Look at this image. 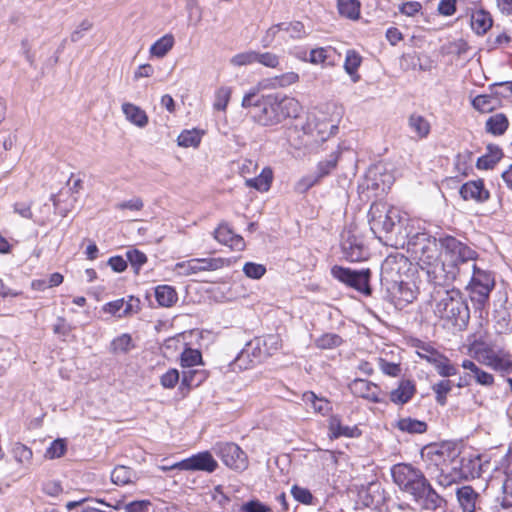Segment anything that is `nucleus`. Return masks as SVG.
Returning a JSON list of instances; mask_svg holds the SVG:
<instances>
[{"label":"nucleus","mask_w":512,"mask_h":512,"mask_svg":"<svg viewBox=\"0 0 512 512\" xmlns=\"http://www.w3.org/2000/svg\"><path fill=\"white\" fill-rule=\"evenodd\" d=\"M451 380H441L432 385V390L435 393L436 402L444 406L447 403V394L452 390Z\"/></svg>","instance_id":"41"},{"label":"nucleus","mask_w":512,"mask_h":512,"mask_svg":"<svg viewBox=\"0 0 512 512\" xmlns=\"http://www.w3.org/2000/svg\"><path fill=\"white\" fill-rule=\"evenodd\" d=\"M343 340L338 334L326 333L315 340L316 347L320 349H332L340 346Z\"/></svg>","instance_id":"47"},{"label":"nucleus","mask_w":512,"mask_h":512,"mask_svg":"<svg viewBox=\"0 0 512 512\" xmlns=\"http://www.w3.org/2000/svg\"><path fill=\"white\" fill-rule=\"evenodd\" d=\"M439 245L446 262L452 268L461 271L462 277L467 281L470 275L471 264L475 263L478 259V253L468 244L451 235L440 237Z\"/></svg>","instance_id":"5"},{"label":"nucleus","mask_w":512,"mask_h":512,"mask_svg":"<svg viewBox=\"0 0 512 512\" xmlns=\"http://www.w3.org/2000/svg\"><path fill=\"white\" fill-rule=\"evenodd\" d=\"M338 12L341 16L356 20L360 16V2L358 0H338Z\"/></svg>","instance_id":"37"},{"label":"nucleus","mask_w":512,"mask_h":512,"mask_svg":"<svg viewBox=\"0 0 512 512\" xmlns=\"http://www.w3.org/2000/svg\"><path fill=\"white\" fill-rule=\"evenodd\" d=\"M473 107L481 113L493 111L499 105V98L492 95H478L472 100Z\"/></svg>","instance_id":"36"},{"label":"nucleus","mask_w":512,"mask_h":512,"mask_svg":"<svg viewBox=\"0 0 512 512\" xmlns=\"http://www.w3.org/2000/svg\"><path fill=\"white\" fill-rule=\"evenodd\" d=\"M155 298L160 306L171 307L176 303L178 296L172 286L159 285L155 288Z\"/></svg>","instance_id":"32"},{"label":"nucleus","mask_w":512,"mask_h":512,"mask_svg":"<svg viewBox=\"0 0 512 512\" xmlns=\"http://www.w3.org/2000/svg\"><path fill=\"white\" fill-rule=\"evenodd\" d=\"M410 261L401 253L388 255L381 265V281L387 285L404 279L409 271Z\"/></svg>","instance_id":"11"},{"label":"nucleus","mask_w":512,"mask_h":512,"mask_svg":"<svg viewBox=\"0 0 512 512\" xmlns=\"http://www.w3.org/2000/svg\"><path fill=\"white\" fill-rule=\"evenodd\" d=\"M232 90L230 87H220L215 93L214 109L225 111L231 97Z\"/></svg>","instance_id":"50"},{"label":"nucleus","mask_w":512,"mask_h":512,"mask_svg":"<svg viewBox=\"0 0 512 512\" xmlns=\"http://www.w3.org/2000/svg\"><path fill=\"white\" fill-rule=\"evenodd\" d=\"M133 347L132 338L129 334H122L111 342V352L114 354L127 353Z\"/></svg>","instance_id":"46"},{"label":"nucleus","mask_w":512,"mask_h":512,"mask_svg":"<svg viewBox=\"0 0 512 512\" xmlns=\"http://www.w3.org/2000/svg\"><path fill=\"white\" fill-rule=\"evenodd\" d=\"M415 393V383L412 380L403 379L399 382L398 387L390 392L389 398L392 403L402 406L408 403Z\"/></svg>","instance_id":"21"},{"label":"nucleus","mask_w":512,"mask_h":512,"mask_svg":"<svg viewBox=\"0 0 512 512\" xmlns=\"http://www.w3.org/2000/svg\"><path fill=\"white\" fill-rule=\"evenodd\" d=\"M66 448V443L63 439H56L47 448L45 456L49 459L59 458L64 455Z\"/></svg>","instance_id":"55"},{"label":"nucleus","mask_w":512,"mask_h":512,"mask_svg":"<svg viewBox=\"0 0 512 512\" xmlns=\"http://www.w3.org/2000/svg\"><path fill=\"white\" fill-rule=\"evenodd\" d=\"M272 179L273 172L271 168L265 167L257 177L246 179L245 184L246 186L254 188L260 192H266L270 189Z\"/></svg>","instance_id":"29"},{"label":"nucleus","mask_w":512,"mask_h":512,"mask_svg":"<svg viewBox=\"0 0 512 512\" xmlns=\"http://www.w3.org/2000/svg\"><path fill=\"white\" fill-rule=\"evenodd\" d=\"M496 331L500 334H507L512 332V313L507 309H502L496 312Z\"/></svg>","instance_id":"40"},{"label":"nucleus","mask_w":512,"mask_h":512,"mask_svg":"<svg viewBox=\"0 0 512 512\" xmlns=\"http://www.w3.org/2000/svg\"><path fill=\"white\" fill-rule=\"evenodd\" d=\"M344 258L350 262H358L366 259L369 255L362 237L348 231L343 235L341 243Z\"/></svg>","instance_id":"13"},{"label":"nucleus","mask_w":512,"mask_h":512,"mask_svg":"<svg viewBox=\"0 0 512 512\" xmlns=\"http://www.w3.org/2000/svg\"><path fill=\"white\" fill-rule=\"evenodd\" d=\"M282 30L288 32L293 39H301L306 36L305 26L300 21L284 23Z\"/></svg>","instance_id":"53"},{"label":"nucleus","mask_w":512,"mask_h":512,"mask_svg":"<svg viewBox=\"0 0 512 512\" xmlns=\"http://www.w3.org/2000/svg\"><path fill=\"white\" fill-rule=\"evenodd\" d=\"M378 364L380 370L388 376L397 377L401 373L400 364L389 362L383 358L378 359Z\"/></svg>","instance_id":"63"},{"label":"nucleus","mask_w":512,"mask_h":512,"mask_svg":"<svg viewBox=\"0 0 512 512\" xmlns=\"http://www.w3.org/2000/svg\"><path fill=\"white\" fill-rule=\"evenodd\" d=\"M140 478L139 472L125 465H117L111 472V481L119 486L135 484Z\"/></svg>","instance_id":"22"},{"label":"nucleus","mask_w":512,"mask_h":512,"mask_svg":"<svg viewBox=\"0 0 512 512\" xmlns=\"http://www.w3.org/2000/svg\"><path fill=\"white\" fill-rule=\"evenodd\" d=\"M180 374L177 369H169L160 378L161 385L166 389H172L179 382Z\"/></svg>","instance_id":"60"},{"label":"nucleus","mask_w":512,"mask_h":512,"mask_svg":"<svg viewBox=\"0 0 512 512\" xmlns=\"http://www.w3.org/2000/svg\"><path fill=\"white\" fill-rule=\"evenodd\" d=\"M459 193L465 201L473 200L477 203H483L490 197V193L481 179L464 183L460 187Z\"/></svg>","instance_id":"18"},{"label":"nucleus","mask_w":512,"mask_h":512,"mask_svg":"<svg viewBox=\"0 0 512 512\" xmlns=\"http://www.w3.org/2000/svg\"><path fill=\"white\" fill-rule=\"evenodd\" d=\"M256 63L268 68H276L279 65V56L271 52L261 53L257 51Z\"/></svg>","instance_id":"59"},{"label":"nucleus","mask_w":512,"mask_h":512,"mask_svg":"<svg viewBox=\"0 0 512 512\" xmlns=\"http://www.w3.org/2000/svg\"><path fill=\"white\" fill-rule=\"evenodd\" d=\"M437 373L442 377H450L457 374V368L453 365L450 360L443 356L442 359L438 361L437 366L435 367Z\"/></svg>","instance_id":"57"},{"label":"nucleus","mask_w":512,"mask_h":512,"mask_svg":"<svg viewBox=\"0 0 512 512\" xmlns=\"http://www.w3.org/2000/svg\"><path fill=\"white\" fill-rule=\"evenodd\" d=\"M331 275L338 281L366 296H370L372 293L370 286L371 271L368 268L352 270L343 266L334 265L331 268Z\"/></svg>","instance_id":"8"},{"label":"nucleus","mask_w":512,"mask_h":512,"mask_svg":"<svg viewBox=\"0 0 512 512\" xmlns=\"http://www.w3.org/2000/svg\"><path fill=\"white\" fill-rule=\"evenodd\" d=\"M306 134L317 136L320 140L325 141L331 135H334L338 127L327 121H320L317 118H308L307 124L303 127Z\"/></svg>","instance_id":"19"},{"label":"nucleus","mask_w":512,"mask_h":512,"mask_svg":"<svg viewBox=\"0 0 512 512\" xmlns=\"http://www.w3.org/2000/svg\"><path fill=\"white\" fill-rule=\"evenodd\" d=\"M471 23L477 34H484L492 27L493 21L490 13L478 10L472 14Z\"/></svg>","instance_id":"34"},{"label":"nucleus","mask_w":512,"mask_h":512,"mask_svg":"<svg viewBox=\"0 0 512 512\" xmlns=\"http://www.w3.org/2000/svg\"><path fill=\"white\" fill-rule=\"evenodd\" d=\"M254 363V360L250 359L249 349H243L232 364L233 370L236 368H239L240 370L248 369L250 366L254 365Z\"/></svg>","instance_id":"64"},{"label":"nucleus","mask_w":512,"mask_h":512,"mask_svg":"<svg viewBox=\"0 0 512 512\" xmlns=\"http://www.w3.org/2000/svg\"><path fill=\"white\" fill-rule=\"evenodd\" d=\"M423 271L426 272L428 281L435 286H449L454 283L464 284L466 280L462 277V272L452 268L443 258L424 266Z\"/></svg>","instance_id":"9"},{"label":"nucleus","mask_w":512,"mask_h":512,"mask_svg":"<svg viewBox=\"0 0 512 512\" xmlns=\"http://www.w3.org/2000/svg\"><path fill=\"white\" fill-rule=\"evenodd\" d=\"M284 23H278L268 28L261 38V45L263 48H269L272 46L278 33L282 30Z\"/></svg>","instance_id":"56"},{"label":"nucleus","mask_w":512,"mask_h":512,"mask_svg":"<svg viewBox=\"0 0 512 512\" xmlns=\"http://www.w3.org/2000/svg\"><path fill=\"white\" fill-rule=\"evenodd\" d=\"M387 289L394 299L395 305L401 308L412 303L418 295V289L415 284L405 279L389 284Z\"/></svg>","instance_id":"14"},{"label":"nucleus","mask_w":512,"mask_h":512,"mask_svg":"<svg viewBox=\"0 0 512 512\" xmlns=\"http://www.w3.org/2000/svg\"><path fill=\"white\" fill-rule=\"evenodd\" d=\"M362 62L361 56L354 50H348L345 57L344 69L351 76L352 81L358 82L360 79L357 73Z\"/></svg>","instance_id":"35"},{"label":"nucleus","mask_w":512,"mask_h":512,"mask_svg":"<svg viewBox=\"0 0 512 512\" xmlns=\"http://www.w3.org/2000/svg\"><path fill=\"white\" fill-rule=\"evenodd\" d=\"M301 109L300 103L293 97L269 94L264 97L262 110L255 117L263 126H275L288 118H297Z\"/></svg>","instance_id":"4"},{"label":"nucleus","mask_w":512,"mask_h":512,"mask_svg":"<svg viewBox=\"0 0 512 512\" xmlns=\"http://www.w3.org/2000/svg\"><path fill=\"white\" fill-rule=\"evenodd\" d=\"M490 90L498 98L510 97V96H512V82L506 81V82L494 83L490 86Z\"/></svg>","instance_id":"61"},{"label":"nucleus","mask_w":512,"mask_h":512,"mask_svg":"<svg viewBox=\"0 0 512 512\" xmlns=\"http://www.w3.org/2000/svg\"><path fill=\"white\" fill-rule=\"evenodd\" d=\"M396 427L405 433L409 434H423L427 431L428 425L426 422L414 419L411 417L400 418Z\"/></svg>","instance_id":"30"},{"label":"nucleus","mask_w":512,"mask_h":512,"mask_svg":"<svg viewBox=\"0 0 512 512\" xmlns=\"http://www.w3.org/2000/svg\"><path fill=\"white\" fill-rule=\"evenodd\" d=\"M303 401L311 404L315 412L322 415L327 414L331 410L330 402L324 398H319L314 392L307 391L303 394Z\"/></svg>","instance_id":"38"},{"label":"nucleus","mask_w":512,"mask_h":512,"mask_svg":"<svg viewBox=\"0 0 512 512\" xmlns=\"http://www.w3.org/2000/svg\"><path fill=\"white\" fill-rule=\"evenodd\" d=\"M12 454L15 460L20 464L29 463L33 457L32 450L20 442H16L13 445Z\"/></svg>","instance_id":"49"},{"label":"nucleus","mask_w":512,"mask_h":512,"mask_svg":"<svg viewBox=\"0 0 512 512\" xmlns=\"http://www.w3.org/2000/svg\"><path fill=\"white\" fill-rule=\"evenodd\" d=\"M180 363L183 368H192L202 363L201 352L197 349L186 348L181 353Z\"/></svg>","instance_id":"42"},{"label":"nucleus","mask_w":512,"mask_h":512,"mask_svg":"<svg viewBox=\"0 0 512 512\" xmlns=\"http://www.w3.org/2000/svg\"><path fill=\"white\" fill-rule=\"evenodd\" d=\"M329 432L331 438H339V437H358L361 433L357 426H346L341 423V419L337 415H333L329 419Z\"/></svg>","instance_id":"23"},{"label":"nucleus","mask_w":512,"mask_h":512,"mask_svg":"<svg viewBox=\"0 0 512 512\" xmlns=\"http://www.w3.org/2000/svg\"><path fill=\"white\" fill-rule=\"evenodd\" d=\"M339 152L331 153L328 159L318 163L316 177L321 178L329 175L335 169L338 162Z\"/></svg>","instance_id":"44"},{"label":"nucleus","mask_w":512,"mask_h":512,"mask_svg":"<svg viewBox=\"0 0 512 512\" xmlns=\"http://www.w3.org/2000/svg\"><path fill=\"white\" fill-rule=\"evenodd\" d=\"M218 467V463L210 452H200L192 457L185 459L172 468H180L184 470H201L206 472H214Z\"/></svg>","instance_id":"16"},{"label":"nucleus","mask_w":512,"mask_h":512,"mask_svg":"<svg viewBox=\"0 0 512 512\" xmlns=\"http://www.w3.org/2000/svg\"><path fill=\"white\" fill-rule=\"evenodd\" d=\"M234 232L225 224H221L214 232L215 239L225 245H228L229 242L234 238Z\"/></svg>","instance_id":"62"},{"label":"nucleus","mask_w":512,"mask_h":512,"mask_svg":"<svg viewBox=\"0 0 512 512\" xmlns=\"http://www.w3.org/2000/svg\"><path fill=\"white\" fill-rule=\"evenodd\" d=\"M257 51L249 50L234 55L230 62L234 66H246L256 63Z\"/></svg>","instance_id":"52"},{"label":"nucleus","mask_w":512,"mask_h":512,"mask_svg":"<svg viewBox=\"0 0 512 512\" xmlns=\"http://www.w3.org/2000/svg\"><path fill=\"white\" fill-rule=\"evenodd\" d=\"M437 293L439 299L436 300L434 314L444 322V326L465 329L470 319V311L461 291L453 288Z\"/></svg>","instance_id":"3"},{"label":"nucleus","mask_w":512,"mask_h":512,"mask_svg":"<svg viewBox=\"0 0 512 512\" xmlns=\"http://www.w3.org/2000/svg\"><path fill=\"white\" fill-rule=\"evenodd\" d=\"M492 512H512V492L505 493L501 498H497L492 507Z\"/></svg>","instance_id":"58"},{"label":"nucleus","mask_w":512,"mask_h":512,"mask_svg":"<svg viewBox=\"0 0 512 512\" xmlns=\"http://www.w3.org/2000/svg\"><path fill=\"white\" fill-rule=\"evenodd\" d=\"M125 255L136 274L139 273L141 267L147 262V256L138 249H129Z\"/></svg>","instance_id":"48"},{"label":"nucleus","mask_w":512,"mask_h":512,"mask_svg":"<svg viewBox=\"0 0 512 512\" xmlns=\"http://www.w3.org/2000/svg\"><path fill=\"white\" fill-rule=\"evenodd\" d=\"M408 251H410L414 258L418 260L421 269L431 263L437 261L439 258V249L436 238L431 237L427 233H417L406 239Z\"/></svg>","instance_id":"7"},{"label":"nucleus","mask_w":512,"mask_h":512,"mask_svg":"<svg viewBox=\"0 0 512 512\" xmlns=\"http://www.w3.org/2000/svg\"><path fill=\"white\" fill-rule=\"evenodd\" d=\"M369 225L373 234L384 244L404 247L408 234L402 232L407 220L396 208L383 202H374L368 212Z\"/></svg>","instance_id":"2"},{"label":"nucleus","mask_w":512,"mask_h":512,"mask_svg":"<svg viewBox=\"0 0 512 512\" xmlns=\"http://www.w3.org/2000/svg\"><path fill=\"white\" fill-rule=\"evenodd\" d=\"M201 141V133L196 130H185L177 138L179 146L182 147H197Z\"/></svg>","instance_id":"43"},{"label":"nucleus","mask_w":512,"mask_h":512,"mask_svg":"<svg viewBox=\"0 0 512 512\" xmlns=\"http://www.w3.org/2000/svg\"><path fill=\"white\" fill-rule=\"evenodd\" d=\"M208 377V373L203 369H189L182 373L180 389L189 391L193 387L201 385Z\"/></svg>","instance_id":"24"},{"label":"nucleus","mask_w":512,"mask_h":512,"mask_svg":"<svg viewBox=\"0 0 512 512\" xmlns=\"http://www.w3.org/2000/svg\"><path fill=\"white\" fill-rule=\"evenodd\" d=\"M456 497L462 512H476L480 495L471 486L457 487Z\"/></svg>","instance_id":"20"},{"label":"nucleus","mask_w":512,"mask_h":512,"mask_svg":"<svg viewBox=\"0 0 512 512\" xmlns=\"http://www.w3.org/2000/svg\"><path fill=\"white\" fill-rule=\"evenodd\" d=\"M391 475L394 483L411 497L419 510L436 512L445 509L446 499L434 489L419 468L411 464L399 463L392 467Z\"/></svg>","instance_id":"1"},{"label":"nucleus","mask_w":512,"mask_h":512,"mask_svg":"<svg viewBox=\"0 0 512 512\" xmlns=\"http://www.w3.org/2000/svg\"><path fill=\"white\" fill-rule=\"evenodd\" d=\"M255 349L261 350L263 347V353L265 356H271L281 346V339L278 334H268L262 337L254 339Z\"/></svg>","instance_id":"28"},{"label":"nucleus","mask_w":512,"mask_h":512,"mask_svg":"<svg viewBox=\"0 0 512 512\" xmlns=\"http://www.w3.org/2000/svg\"><path fill=\"white\" fill-rule=\"evenodd\" d=\"M408 126L419 138H425L430 133V123L424 116L417 113L409 116Z\"/></svg>","instance_id":"33"},{"label":"nucleus","mask_w":512,"mask_h":512,"mask_svg":"<svg viewBox=\"0 0 512 512\" xmlns=\"http://www.w3.org/2000/svg\"><path fill=\"white\" fill-rule=\"evenodd\" d=\"M122 111L127 120L134 125L143 128L148 123V116L144 110L132 103H124Z\"/></svg>","instance_id":"27"},{"label":"nucleus","mask_w":512,"mask_h":512,"mask_svg":"<svg viewBox=\"0 0 512 512\" xmlns=\"http://www.w3.org/2000/svg\"><path fill=\"white\" fill-rule=\"evenodd\" d=\"M291 494L293 498L301 504L312 505L314 496L309 489L301 487L299 485H293L291 487Z\"/></svg>","instance_id":"51"},{"label":"nucleus","mask_w":512,"mask_h":512,"mask_svg":"<svg viewBox=\"0 0 512 512\" xmlns=\"http://www.w3.org/2000/svg\"><path fill=\"white\" fill-rule=\"evenodd\" d=\"M508 126H509L508 119L502 113H498V114L490 116L487 119L486 124H485L486 131L495 136L503 135L506 132V130L508 129Z\"/></svg>","instance_id":"31"},{"label":"nucleus","mask_w":512,"mask_h":512,"mask_svg":"<svg viewBox=\"0 0 512 512\" xmlns=\"http://www.w3.org/2000/svg\"><path fill=\"white\" fill-rule=\"evenodd\" d=\"M214 453L230 469L242 472L248 468L247 454L233 442H217L213 446Z\"/></svg>","instance_id":"10"},{"label":"nucleus","mask_w":512,"mask_h":512,"mask_svg":"<svg viewBox=\"0 0 512 512\" xmlns=\"http://www.w3.org/2000/svg\"><path fill=\"white\" fill-rule=\"evenodd\" d=\"M451 465L455 476L460 477L461 480L474 479L481 475V463L478 457H456L452 459Z\"/></svg>","instance_id":"15"},{"label":"nucleus","mask_w":512,"mask_h":512,"mask_svg":"<svg viewBox=\"0 0 512 512\" xmlns=\"http://www.w3.org/2000/svg\"><path fill=\"white\" fill-rule=\"evenodd\" d=\"M462 367L469 371V376L475 379L476 383L483 386H492L494 383V377L492 374L479 368L473 361L464 360Z\"/></svg>","instance_id":"26"},{"label":"nucleus","mask_w":512,"mask_h":512,"mask_svg":"<svg viewBox=\"0 0 512 512\" xmlns=\"http://www.w3.org/2000/svg\"><path fill=\"white\" fill-rule=\"evenodd\" d=\"M503 157L502 149L497 145H488L487 152L478 158V169H492Z\"/></svg>","instance_id":"25"},{"label":"nucleus","mask_w":512,"mask_h":512,"mask_svg":"<svg viewBox=\"0 0 512 512\" xmlns=\"http://www.w3.org/2000/svg\"><path fill=\"white\" fill-rule=\"evenodd\" d=\"M244 274L251 279H260L266 273V267L262 264L247 262L243 266Z\"/></svg>","instance_id":"54"},{"label":"nucleus","mask_w":512,"mask_h":512,"mask_svg":"<svg viewBox=\"0 0 512 512\" xmlns=\"http://www.w3.org/2000/svg\"><path fill=\"white\" fill-rule=\"evenodd\" d=\"M174 45V37L172 34H166L158 39L151 47L150 53L158 58L164 57Z\"/></svg>","instance_id":"39"},{"label":"nucleus","mask_w":512,"mask_h":512,"mask_svg":"<svg viewBox=\"0 0 512 512\" xmlns=\"http://www.w3.org/2000/svg\"><path fill=\"white\" fill-rule=\"evenodd\" d=\"M233 510H237L238 512H271V508L268 505L256 498L241 505H234Z\"/></svg>","instance_id":"45"},{"label":"nucleus","mask_w":512,"mask_h":512,"mask_svg":"<svg viewBox=\"0 0 512 512\" xmlns=\"http://www.w3.org/2000/svg\"><path fill=\"white\" fill-rule=\"evenodd\" d=\"M224 265L225 260L222 258H193L177 263L175 270L179 275L190 276L199 272L215 271Z\"/></svg>","instance_id":"12"},{"label":"nucleus","mask_w":512,"mask_h":512,"mask_svg":"<svg viewBox=\"0 0 512 512\" xmlns=\"http://www.w3.org/2000/svg\"><path fill=\"white\" fill-rule=\"evenodd\" d=\"M466 289L476 309H484L489 303L490 293L495 287V278L491 271L471 264Z\"/></svg>","instance_id":"6"},{"label":"nucleus","mask_w":512,"mask_h":512,"mask_svg":"<svg viewBox=\"0 0 512 512\" xmlns=\"http://www.w3.org/2000/svg\"><path fill=\"white\" fill-rule=\"evenodd\" d=\"M349 389L355 396L367 399L373 403L385 401L381 397L382 392L380 388L368 380L357 378L350 383Z\"/></svg>","instance_id":"17"}]
</instances>
